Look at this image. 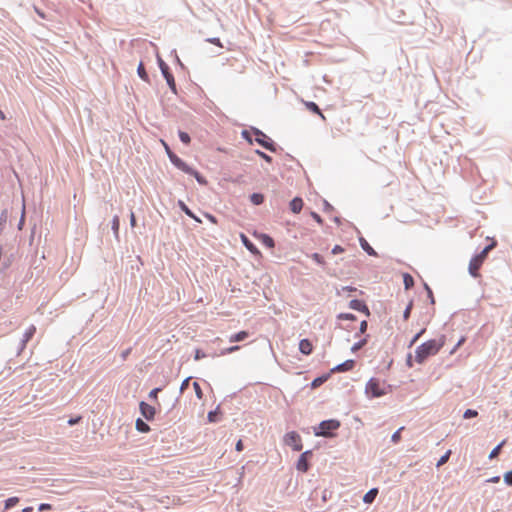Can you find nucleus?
<instances>
[{
    "label": "nucleus",
    "instance_id": "obj_39",
    "mask_svg": "<svg viewBox=\"0 0 512 512\" xmlns=\"http://www.w3.org/2000/svg\"><path fill=\"white\" fill-rule=\"evenodd\" d=\"M338 318L342 320H355V316L351 313H341Z\"/></svg>",
    "mask_w": 512,
    "mask_h": 512
},
{
    "label": "nucleus",
    "instance_id": "obj_50",
    "mask_svg": "<svg viewBox=\"0 0 512 512\" xmlns=\"http://www.w3.org/2000/svg\"><path fill=\"white\" fill-rule=\"evenodd\" d=\"M51 509H52V506L48 503H42L39 506V511L51 510Z\"/></svg>",
    "mask_w": 512,
    "mask_h": 512
},
{
    "label": "nucleus",
    "instance_id": "obj_56",
    "mask_svg": "<svg viewBox=\"0 0 512 512\" xmlns=\"http://www.w3.org/2000/svg\"><path fill=\"white\" fill-rule=\"evenodd\" d=\"M367 329V321H362L361 324H360V332L361 333H364Z\"/></svg>",
    "mask_w": 512,
    "mask_h": 512
},
{
    "label": "nucleus",
    "instance_id": "obj_36",
    "mask_svg": "<svg viewBox=\"0 0 512 512\" xmlns=\"http://www.w3.org/2000/svg\"><path fill=\"white\" fill-rule=\"evenodd\" d=\"M404 429V427H400L391 437V440L393 443H398L401 439V431Z\"/></svg>",
    "mask_w": 512,
    "mask_h": 512
},
{
    "label": "nucleus",
    "instance_id": "obj_7",
    "mask_svg": "<svg viewBox=\"0 0 512 512\" xmlns=\"http://www.w3.org/2000/svg\"><path fill=\"white\" fill-rule=\"evenodd\" d=\"M160 67H161L162 74H163L164 78L166 79L167 84L169 85L170 89L172 90L173 93H176L175 79H174L173 75L169 72L168 66L165 63L161 62Z\"/></svg>",
    "mask_w": 512,
    "mask_h": 512
},
{
    "label": "nucleus",
    "instance_id": "obj_11",
    "mask_svg": "<svg viewBox=\"0 0 512 512\" xmlns=\"http://www.w3.org/2000/svg\"><path fill=\"white\" fill-rule=\"evenodd\" d=\"M349 307L351 309H354V310H357V311H361V312H364L365 314L369 315L368 307L361 300H357V299L351 300L350 304H349Z\"/></svg>",
    "mask_w": 512,
    "mask_h": 512
},
{
    "label": "nucleus",
    "instance_id": "obj_64",
    "mask_svg": "<svg viewBox=\"0 0 512 512\" xmlns=\"http://www.w3.org/2000/svg\"><path fill=\"white\" fill-rule=\"evenodd\" d=\"M318 381H319V379H315V380L313 381V386H316V385L318 384Z\"/></svg>",
    "mask_w": 512,
    "mask_h": 512
},
{
    "label": "nucleus",
    "instance_id": "obj_55",
    "mask_svg": "<svg viewBox=\"0 0 512 512\" xmlns=\"http://www.w3.org/2000/svg\"><path fill=\"white\" fill-rule=\"evenodd\" d=\"M235 448H236V450H237L238 452H241V451L243 450V448H244V447H243V442H242V440H238V442L236 443V447H235Z\"/></svg>",
    "mask_w": 512,
    "mask_h": 512
},
{
    "label": "nucleus",
    "instance_id": "obj_4",
    "mask_svg": "<svg viewBox=\"0 0 512 512\" xmlns=\"http://www.w3.org/2000/svg\"><path fill=\"white\" fill-rule=\"evenodd\" d=\"M340 426L337 420H326L322 421L316 431L318 436H330V431L336 430Z\"/></svg>",
    "mask_w": 512,
    "mask_h": 512
},
{
    "label": "nucleus",
    "instance_id": "obj_33",
    "mask_svg": "<svg viewBox=\"0 0 512 512\" xmlns=\"http://www.w3.org/2000/svg\"><path fill=\"white\" fill-rule=\"evenodd\" d=\"M119 225H120L119 217L114 216V218L112 220V229H113L116 237H118Z\"/></svg>",
    "mask_w": 512,
    "mask_h": 512
},
{
    "label": "nucleus",
    "instance_id": "obj_12",
    "mask_svg": "<svg viewBox=\"0 0 512 512\" xmlns=\"http://www.w3.org/2000/svg\"><path fill=\"white\" fill-rule=\"evenodd\" d=\"M299 350L304 355H310L313 351V345L308 339H302L299 343Z\"/></svg>",
    "mask_w": 512,
    "mask_h": 512
},
{
    "label": "nucleus",
    "instance_id": "obj_8",
    "mask_svg": "<svg viewBox=\"0 0 512 512\" xmlns=\"http://www.w3.org/2000/svg\"><path fill=\"white\" fill-rule=\"evenodd\" d=\"M169 158L171 162L183 172H192V168L189 167L182 159H180L177 155L172 152H169Z\"/></svg>",
    "mask_w": 512,
    "mask_h": 512
},
{
    "label": "nucleus",
    "instance_id": "obj_34",
    "mask_svg": "<svg viewBox=\"0 0 512 512\" xmlns=\"http://www.w3.org/2000/svg\"><path fill=\"white\" fill-rule=\"evenodd\" d=\"M179 138L186 145H188L190 143V141H191V138H190L189 134L186 133V132H183V131L179 132Z\"/></svg>",
    "mask_w": 512,
    "mask_h": 512
},
{
    "label": "nucleus",
    "instance_id": "obj_16",
    "mask_svg": "<svg viewBox=\"0 0 512 512\" xmlns=\"http://www.w3.org/2000/svg\"><path fill=\"white\" fill-rule=\"evenodd\" d=\"M304 105L309 111L319 115L323 120H325V116L323 115V113L321 112L320 108L316 103L312 101H304Z\"/></svg>",
    "mask_w": 512,
    "mask_h": 512
},
{
    "label": "nucleus",
    "instance_id": "obj_48",
    "mask_svg": "<svg viewBox=\"0 0 512 512\" xmlns=\"http://www.w3.org/2000/svg\"><path fill=\"white\" fill-rule=\"evenodd\" d=\"M365 344V340L358 342L352 346V351L355 352L359 350Z\"/></svg>",
    "mask_w": 512,
    "mask_h": 512
},
{
    "label": "nucleus",
    "instance_id": "obj_28",
    "mask_svg": "<svg viewBox=\"0 0 512 512\" xmlns=\"http://www.w3.org/2000/svg\"><path fill=\"white\" fill-rule=\"evenodd\" d=\"M8 211L7 210H3L1 215H0V231H2L5 227V224L7 223L8 221Z\"/></svg>",
    "mask_w": 512,
    "mask_h": 512
},
{
    "label": "nucleus",
    "instance_id": "obj_57",
    "mask_svg": "<svg viewBox=\"0 0 512 512\" xmlns=\"http://www.w3.org/2000/svg\"><path fill=\"white\" fill-rule=\"evenodd\" d=\"M500 481V477L499 476H494V477H491L487 480L488 483H498Z\"/></svg>",
    "mask_w": 512,
    "mask_h": 512
},
{
    "label": "nucleus",
    "instance_id": "obj_19",
    "mask_svg": "<svg viewBox=\"0 0 512 512\" xmlns=\"http://www.w3.org/2000/svg\"><path fill=\"white\" fill-rule=\"evenodd\" d=\"M249 336L247 331H240L235 333L229 337L230 342H241L244 341Z\"/></svg>",
    "mask_w": 512,
    "mask_h": 512
},
{
    "label": "nucleus",
    "instance_id": "obj_53",
    "mask_svg": "<svg viewBox=\"0 0 512 512\" xmlns=\"http://www.w3.org/2000/svg\"><path fill=\"white\" fill-rule=\"evenodd\" d=\"M242 136L250 143L252 144L253 143V140L251 139L250 137V133L248 131H243L242 132Z\"/></svg>",
    "mask_w": 512,
    "mask_h": 512
},
{
    "label": "nucleus",
    "instance_id": "obj_47",
    "mask_svg": "<svg viewBox=\"0 0 512 512\" xmlns=\"http://www.w3.org/2000/svg\"><path fill=\"white\" fill-rule=\"evenodd\" d=\"M189 382H190V378H186L182 384H181V387H180V391L183 392L184 390H186L189 386Z\"/></svg>",
    "mask_w": 512,
    "mask_h": 512
},
{
    "label": "nucleus",
    "instance_id": "obj_58",
    "mask_svg": "<svg viewBox=\"0 0 512 512\" xmlns=\"http://www.w3.org/2000/svg\"><path fill=\"white\" fill-rule=\"evenodd\" d=\"M424 332V330H422L420 333L416 334L415 337L412 339L411 341V345H413L418 339L419 337L421 336V334Z\"/></svg>",
    "mask_w": 512,
    "mask_h": 512
},
{
    "label": "nucleus",
    "instance_id": "obj_63",
    "mask_svg": "<svg viewBox=\"0 0 512 512\" xmlns=\"http://www.w3.org/2000/svg\"><path fill=\"white\" fill-rule=\"evenodd\" d=\"M164 146H165V149L167 151V154L169 155V152H171V150L169 149V147L164 143Z\"/></svg>",
    "mask_w": 512,
    "mask_h": 512
},
{
    "label": "nucleus",
    "instance_id": "obj_3",
    "mask_svg": "<svg viewBox=\"0 0 512 512\" xmlns=\"http://www.w3.org/2000/svg\"><path fill=\"white\" fill-rule=\"evenodd\" d=\"M366 393L371 397H380L387 393L386 386L377 378H371L366 384Z\"/></svg>",
    "mask_w": 512,
    "mask_h": 512
},
{
    "label": "nucleus",
    "instance_id": "obj_46",
    "mask_svg": "<svg viewBox=\"0 0 512 512\" xmlns=\"http://www.w3.org/2000/svg\"><path fill=\"white\" fill-rule=\"evenodd\" d=\"M206 357V354L204 352H202L201 350L197 349L196 352H195V360H200L202 358H205Z\"/></svg>",
    "mask_w": 512,
    "mask_h": 512
},
{
    "label": "nucleus",
    "instance_id": "obj_14",
    "mask_svg": "<svg viewBox=\"0 0 512 512\" xmlns=\"http://www.w3.org/2000/svg\"><path fill=\"white\" fill-rule=\"evenodd\" d=\"M310 454L309 451L304 452L298 462H297V469L302 472H306L308 470V462H307V455Z\"/></svg>",
    "mask_w": 512,
    "mask_h": 512
},
{
    "label": "nucleus",
    "instance_id": "obj_26",
    "mask_svg": "<svg viewBox=\"0 0 512 512\" xmlns=\"http://www.w3.org/2000/svg\"><path fill=\"white\" fill-rule=\"evenodd\" d=\"M136 428L140 432H148L150 430V427L148 426V424H146L141 419H137V421H136Z\"/></svg>",
    "mask_w": 512,
    "mask_h": 512
},
{
    "label": "nucleus",
    "instance_id": "obj_1",
    "mask_svg": "<svg viewBox=\"0 0 512 512\" xmlns=\"http://www.w3.org/2000/svg\"><path fill=\"white\" fill-rule=\"evenodd\" d=\"M444 336L439 339H431L422 345H420L415 352V359L418 363H423L428 357L438 353V351L444 346Z\"/></svg>",
    "mask_w": 512,
    "mask_h": 512
},
{
    "label": "nucleus",
    "instance_id": "obj_52",
    "mask_svg": "<svg viewBox=\"0 0 512 512\" xmlns=\"http://www.w3.org/2000/svg\"><path fill=\"white\" fill-rule=\"evenodd\" d=\"M24 221H25V207L23 206L22 215H21V218H20V221H19V229H22Z\"/></svg>",
    "mask_w": 512,
    "mask_h": 512
},
{
    "label": "nucleus",
    "instance_id": "obj_20",
    "mask_svg": "<svg viewBox=\"0 0 512 512\" xmlns=\"http://www.w3.org/2000/svg\"><path fill=\"white\" fill-rule=\"evenodd\" d=\"M377 494H378V489H377V488H373V489L369 490V491L364 495V497H363V501H364L365 503L370 504V503H372V502L375 500V498H376Z\"/></svg>",
    "mask_w": 512,
    "mask_h": 512
},
{
    "label": "nucleus",
    "instance_id": "obj_29",
    "mask_svg": "<svg viewBox=\"0 0 512 512\" xmlns=\"http://www.w3.org/2000/svg\"><path fill=\"white\" fill-rule=\"evenodd\" d=\"M179 206L181 209L191 218L195 219L196 221L200 222V220L191 212V210L185 205L184 202L179 201Z\"/></svg>",
    "mask_w": 512,
    "mask_h": 512
},
{
    "label": "nucleus",
    "instance_id": "obj_22",
    "mask_svg": "<svg viewBox=\"0 0 512 512\" xmlns=\"http://www.w3.org/2000/svg\"><path fill=\"white\" fill-rule=\"evenodd\" d=\"M403 283H404L405 289L408 290L414 286V279L410 274L405 273L403 275Z\"/></svg>",
    "mask_w": 512,
    "mask_h": 512
},
{
    "label": "nucleus",
    "instance_id": "obj_23",
    "mask_svg": "<svg viewBox=\"0 0 512 512\" xmlns=\"http://www.w3.org/2000/svg\"><path fill=\"white\" fill-rule=\"evenodd\" d=\"M250 201L254 204V205H260L263 203L264 201V196L260 193H253L251 196H250Z\"/></svg>",
    "mask_w": 512,
    "mask_h": 512
},
{
    "label": "nucleus",
    "instance_id": "obj_59",
    "mask_svg": "<svg viewBox=\"0 0 512 512\" xmlns=\"http://www.w3.org/2000/svg\"><path fill=\"white\" fill-rule=\"evenodd\" d=\"M158 391H159V389H158V388L153 389V390L150 392L149 396H150V397H155V398H156V397H157V393H158Z\"/></svg>",
    "mask_w": 512,
    "mask_h": 512
},
{
    "label": "nucleus",
    "instance_id": "obj_38",
    "mask_svg": "<svg viewBox=\"0 0 512 512\" xmlns=\"http://www.w3.org/2000/svg\"><path fill=\"white\" fill-rule=\"evenodd\" d=\"M311 257L318 264H320V265L325 264L324 258L319 253H313Z\"/></svg>",
    "mask_w": 512,
    "mask_h": 512
},
{
    "label": "nucleus",
    "instance_id": "obj_43",
    "mask_svg": "<svg viewBox=\"0 0 512 512\" xmlns=\"http://www.w3.org/2000/svg\"><path fill=\"white\" fill-rule=\"evenodd\" d=\"M256 154H258L261 158H263L267 162L272 161V158L270 156H268L267 154H265L264 152H262L260 150H256Z\"/></svg>",
    "mask_w": 512,
    "mask_h": 512
},
{
    "label": "nucleus",
    "instance_id": "obj_32",
    "mask_svg": "<svg viewBox=\"0 0 512 512\" xmlns=\"http://www.w3.org/2000/svg\"><path fill=\"white\" fill-rule=\"evenodd\" d=\"M451 455V451L448 450L437 462V467H440L442 465H444L448 460H449V457Z\"/></svg>",
    "mask_w": 512,
    "mask_h": 512
},
{
    "label": "nucleus",
    "instance_id": "obj_15",
    "mask_svg": "<svg viewBox=\"0 0 512 512\" xmlns=\"http://www.w3.org/2000/svg\"><path fill=\"white\" fill-rule=\"evenodd\" d=\"M36 332V327L34 325H31L28 327V329L25 331L22 339V348L26 346V344L32 339Z\"/></svg>",
    "mask_w": 512,
    "mask_h": 512
},
{
    "label": "nucleus",
    "instance_id": "obj_6",
    "mask_svg": "<svg viewBox=\"0 0 512 512\" xmlns=\"http://www.w3.org/2000/svg\"><path fill=\"white\" fill-rule=\"evenodd\" d=\"M284 442L286 445L290 446L293 448V450L295 451H300L302 450V441H301V437L300 435L295 432V431H292V432H289L285 435L284 437Z\"/></svg>",
    "mask_w": 512,
    "mask_h": 512
},
{
    "label": "nucleus",
    "instance_id": "obj_60",
    "mask_svg": "<svg viewBox=\"0 0 512 512\" xmlns=\"http://www.w3.org/2000/svg\"><path fill=\"white\" fill-rule=\"evenodd\" d=\"M33 510L32 507H26L22 510V512H31Z\"/></svg>",
    "mask_w": 512,
    "mask_h": 512
},
{
    "label": "nucleus",
    "instance_id": "obj_40",
    "mask_svg": "<svg viewBox=\"0 0 512 512\" xmlns=\"http://www.w3.org/2000/svg\"><path fill=\"white\" fill-rule=\"evenodd\" d=\"M504 481L507 485L512 486V470L504 474Z\"/></svg>",
    "mask_w": 512,
    "mask_h": 512
},
{
    "label": "nucleus",
    "instance_id": "obj_49",
    "mask_svg": "<svg viewBox=\"0 0 512 512\" xmlns=\"http://www.w3.org/2000/svg\"><path fill=\"white\" fill-rule=\"evenodd\" d=\"M80 420H81V416H78V417H76V418H71V419H69V420H68V424H69L70 426H73V425H75V424L79 423V422H80Z\"/></svg>",
    "mask_w": 512,
    "mask_h": 512
},
{
    "label": "nucleus",
    "instance_id": "obj_51",
    "mask_svg": "<svg viewBox=\"0 0 512 512\" xmlns=\"http://www.w3.org/2000/svg\"><path fill=\"white\" fill-rule=\"evenodd\" d=\"M216 415H217L216 411L209 412L208 413V420L210 422H215L216 421Z\"/></svg>",
    "mask_w": 512,
    "mask_h": 512
},
{
    "label": "nucleus",
    "instance_id": "obj_2",
    "mask_svg": "<svg viewBox=\"0 0 512 512\" xmlns=\"http://www.w3.org/2000/svg\"><path fill=\"white\" fill-rule=\"evenodd\" d=\"M496 243L493 242L492 244L486 246L479 254L474 256L470 262H469V273L473 277H479V269L481 268L482 264L487 258V255L490 250H492L495 247Z\"/></svg>",
    "mask_w": 512,
    "mask_h": 512
},
{
    "label": "nucleus",
    "instance_id": "obj_31",
    "mask_svg": "<svg viewBox=\"0 0 512 512\" xmlns=\"http://www.w3.org/2000/svg\"><path fill=\"white\" fill-rule=\"evenodd\" d=\"M240 349V346H231V347H228V348H225L223 349L221 352H220V356H224V355H227V354H231L233 352H236Z\"/></svg>",
    "mask_w": 512,
    "mask_h": 512
},
{
    "label": "nucleus",
    "instance_id": "obj_62",
    "mask_svg": "<svg viewBox=\"0 0 512 512\" xmlns=\"http://www.w3.org/2000/svg\"><path fill=\"white\" fill-rule=\"evenodd\" d=\"M0 119L1 120H4L5 119V114L0 110Z\"/></svg>",
    "mask_w": 512,
    "mask_h": 512
},
{
    "label": "nucleus",
    "instance_id": "obj_54",
    "mask_svg": "<svg viewBox=\"0 0 512 512\" xmlns=\"http://www.w3.org/2000/svg\"><path fill=\"white\" fill-rule=\"evenodd\" d=\"M130 225H131V227H135L136 226V217H135L134 212L130 213Z\"/></svg>",
    "mask_w": 512,
    "mask_h": 512
},
{
    "label": "nucleus",
    "instance_id": "obj_13",
    "mask_svg": "<svg viewBox=\"0 0 512 512\" xmlns=\"http://www.w3.org/2000/svg\"><path fill=\"white\" fill-rule=\"evenodd\" d=\"M241 240L244 246L254 255H259L260 251L258 248L244 235L241 234Z\"/></svg>",
    "mask_w": 512,
    "mask_h": 512
},
{
    "label": "nucleus",
    "instance_id": "obj_35",
    "mask_svg": "<svg viewBox=\"0 0 512 512\" xmlns=\"http://www.w3.org/2000/svg\"><path fill=\"white\" fill-rule=\"evenodd\" d=\"M262 241L266 246H268L270 248L274 247V240L271 237H269L268 235H262Z\"/></svg>",
    "mask_w": 512,
    "mask_h": 512
},
{
    "label": "nucleus",
    "instance_id": "obj_5",
    "mask_svg": "<svg viewBox=\"0 0 512 512\" xmlns=\"http://www.w3.org/2000/svg\"><path fill=\"white\" fill-rule=\"evenodd\" d=\"M253 133L255 135L254 141L256 143H258L267 150L275 151V147L272 140L266 134H264L262 131L258 129H254Z\"/></svg>",
    "mask_w": 512,
    "mask_h": 512
},
{
    "label": "nucleus",
    "instance_id": "obj_25",
    "mask_svg": "<svg viewBox=\"0 0 512 512\" xmlns=\"http://www.w3.org/2000/svg\"><path fill=\"white\" fill-rule=\"evenodd\" d=\"M187 173L193 175L199 184H201V185L207 184L206 179L198 171L192 169V172H187Z\"/></svg>",
    "mask_w": 512,
    "mask_h": 512
},
{
    "label": "nucleus",
    "instance_id": "obj_44",
    "mask_svg": "<svg viewBox=\"0 0 512 512\" xmlns=\"http://www.w3.org/2000/svg\"><path fill=\"white\" fill-rule=\"evenodd\" d=\"M411 309H412V302H410L408 304V306L406 307L405 311H404V314H403V317L405 320H407L410 316V313H411Z\"/></svg>",
    "mask_w": 512,
    "mask_h": 512
},
{
    "label": "nucleus",
    "instance_id": "obj_30",
    "mask_svg": "<svg viewBox=\"0 0 512 512\" xmlns=\"http://www.w3.org/2000/svg\"><path fill=\"white\" fill-rule=\"evenodd\" d=\"M505 441L501 442L498 446H496L489 454V458L490 459H493L495 457H497L500 453V450L502 448V446L504 445Z\"/></svg>",
    "mask_w": 512,
    "mask_h": 512
},
{
    "label": "nucleus",
    "instance_id": "obj_41",
    "mask_svg": "<svg viewBox=\"0 0 512 512\" xmlns=\"http://www.w3.org/2000/svg\"><path fill=\"white\" fill-rule=\"evenodd\" d=\"M193 387H194V389H195V392H196L197 397H198L199 399H201V398H202V390H201V388H200L199 383L194 382V383H193Z\"/></svg>",
    "mask_w": 512,
    "mask_h": 512
},
{
    "label": "nucleus",
    "instance_id": "obj_24",
    "mask_svg": "<svg viewBox=\"0 0 512 512\" xmlns=\"http://www.w3.org/2000/svg\"><path fill=\"white\" fill-rule=\"evenodd\" d=\"M18 502H19V498L18 497H10V498H8L5 501L4 511L14 507L15 505L18 504Z\"/></svg>",
    "mask_w": 512,
    "mask_h": 512
},
{
    "label": "nucleus",
    "instance_id": "obj_18",
    "mask_svg": "<svg viewBox=\"0 0 512 512\" xmlns=\"http://www.w3.org/2000/svg\"><path fill=\"white\" fill-rule=\"evenodd\" d=\"M303 208V200L299 197L294 198L290 202V209L293 213H299Z\"/></svg>",
    "mask_w": 512,
    "mask_h": 512
},
{
    "label": "nucleus",
    "instance_id": "obj_17",
    "mask_svg": "<svg viewBox=\"0 0 512 512\" xmlns=\"http://www.w3.org/2000/svg\"><path fill=\"white\" fill-rule=\"evenodd\" d=\"M354 365H355L354 360H347V361L343 362L342 364L336 366L333 369V371H337V372L349 371L354 368Z\"/></svg>",
    "mask_w": 512,
    "mask_h": 512
},
{
    "label": "nucleus",
    "instance_id": "obj_37",
    "mask_svg": "<svg viewBox=\"0 0 512 512\" xmlns=\"http://www.w3.org/2000/svg\"><path fill=\"white\" fill-rule=\"evenodd\" d=\"M478 415V412L476 410H472V409H467L464 414H463V417L465 419H469V418H474Z\"/></svg>",
    "mask_w": 512,
    "mask_h": 512
},
{
    "label": "nucleus",
    "instance_id": "obj_21",
    "mask_svg": "<svg viewBox=\"0 0 512 512\" xmlns=\"http://www.w3.org/2000/svg\"><path fill=\"white\" fill-rule=\"evenodd\" d=\"M360 244H361V247L371 256H376L377 253L375 252V250L368 244V242L364 239V238H361L360 239Z\"/></svg>",
    "mask_w": 512,
    "mask_h": 512
},
{
    "label": "nucleus",
    "instance_id": "obj_27",
    "mask_svg": "<svg viewBox=\"0 0 512 512\" xmlns=\"http://www.w3.org/2000/svg\"><path fill=\"white\" fill-rule=\"evenodd\" d=\"M137 72H138V75L139 77L144 80V81H148V74L144 68V65L142 63L139 64L138 66V69H137Z\"/></svg>",
    "mask_w": 512,
    "mask_h": 512
},
{
    "label": "nucleus",
    "instance_id": "obj_9",
    "mask_svg": "<svg viewBox=\"0 0 512 512\" xmlns=\"http://www.w3.org/2000/svg\"><path fill=\"white\" fill-rule=\"evenodd\" d=\"M169 158L171 162L183 172H192V168L189 167L182 159H180L177 155L172 152H169Z\"/></svg>",
    "mask_w": 512,
    "mask_h": 512
},
{
    "label": "nucleus",
    "instance_id": "obj_10",
    "mask_svg": "<svg viewBox=\"0 0 512 512\" xmlns=\"http://www.w3.org/2000/svg\"><path fill=\"white\" fill-rule=\"evenodd\" d=\"M140 410L142 415L147 419L151 420L153 419L155 415V408L145 402L140 403Z\"/></svg>",
    "mask_w": 512,
    "mask_h": 512
},
{
    "label": "nucleus",
    "instance_id": "obj_42",
    "mask_svg": "<svg viewBox=\"0 0 512 512\" xmlns=\"http://www.w3.org/2000/svg\"><path fill=\"white\" fill-rule=\"evenodd\" d=\"M207 41L213 45L218 46V47H221V48L223 47L219 38H209V39H207Z\"/></svg>",
    "mask_w": 512,
    "mask_h": 512
},
{
    "label": "nucleus",
    "instance_id": "obj_45",
    "mask_svg": "<svg viewBox=\"0 0 512 512\" xmlns=\"http://www.w3.org/2000/svg\"><path fill=\"white\" fill-rule=\"evenodd\" d=\"M345 250L342 246L340 245H335L332 249V254L336 255V254H340V253H343Z\"/></svg>",
    "mask_w": 512,
    "mask_h": 512
},
{
    "label": "nucleus",
    "instance_id": "obj_61",
    "mask_svg": "<svg viewBox=\"0 0 512 512\" xmlns=\"http://www.w3.org/2000/svg\"><path fill=\"white\" fill-rule=\"evenodd\" d=\"M314 218L318 221V222H321V218L319 215L317 214H313Z\"/></svg>",
    "mask_w": 512,
    "mask_h": 512
}]
</instances>
